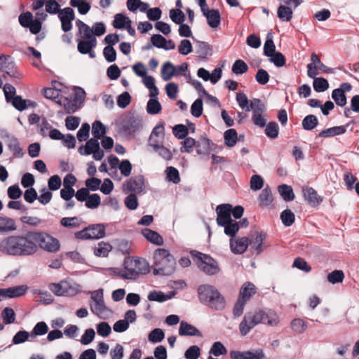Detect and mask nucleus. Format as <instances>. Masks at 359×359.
Wrapping results in <instances>:
<instances>
[{
  "instance_id": "nucleus-1",
  "label": "nucleus",
  "mask_w": 359,
  "mask_h": 359,
  "mask_svg": "<svg viewBox=\"0 0 359 359\" xmlns=\"http://www.w3.org/2000/svg\"><path fill=\"white\" fill-rule=\"evenodd\" d=\"M32 240V231H23L19 234H12L0 241V252L6 255L16 257H27L34 255Z\"/></svg>"
},
{
  "instance_id": "nucleus-2",
  "label": "nucleus",
  "mask_w": 359,
  "mask_h": 359,
  "mask_svg": "<svg viewBox=\"0 0 359 359\" xmlns=\"http://www.w3.org/2000/svg\"><path fill=\"white\" fill-rule=\"evenodd\" d=\"M278 322V317L274 311L257 309L245 314L239 324V330L242 336H245L258 324L262 323L275 326Z\"/></svg>"
},
{
  "instance_id": "nucleus-3",
  "label": "nucleus",
  "mask_w": 359,
  "mask_h": 359,
  "mask_svg": "<svg viewBox=\"0 0 359 359\" xmlns=\"http://www.w3.org/2000/svg\"><path fill=\"white\" fill-rule=\"evenodd\" d=\"M200 302L215 311H222L226 306L224 296L213 285L209 284L201 285L197 289Z\"/></svg>"
},
{
  "instance_id": "nucleus-4",
  "label": "nucleus",
  "mask_w": 359,
  "mask_h": 359,
  "mask_svg": "<svg viewBox=\"0 0 359 359\" xmlns=\"http://www.w3.org/2000/svg\"><path fill=\"white\" fill-rule=\"evenodd\" d=\"M76 25L79 29L78 35L81 38L76 39L78 51L83 55L88 54L90 58H95L96 55L93 49L97 46V39L93 36L91 28L79 19Z\"/></svg>"
},
{
  "instance_id": "nucleus-5",
  "label": "nucleus",
  "mask_w": 359,
  "mask_h": 359,
  "mask_svg": "<svg viewBox=\"0 0 359 359\" xmlns=\"http://www.w3.org/2000/svg\"><path fill=\"white\" fill-rule=\"evenodd\" d=\"M153 258L154 275L170 276L174 273L176 261L168 250L158 248L154 251Z\"/></svg>"
},
{
  "instance_id": "nucleus-6",
  "label": "nucleus",
  "mask_w": 359,
  "mask_h": 359,
  "mask_svg": "<svg viewBox=\"0 0 359 359\" xmlns=\"http://www.w3.org/2000/svg\"><path fill=\"white\" fill-rule=\"evenodd\" d=\"M32 240L35 244L34 246V254H36L41 248L46 252L55 253L59 251L60 244L56 238L53 237L47 232L41 231H31Z\"/></svg>"
},
{
  "instance_id": "nucleus-7",
  "label": "nucleus",
  "mask_w": 359,
  "mask_h": 359,
  "mask_svg": "<svg viewBox=\"0 0 359 359\" xmlns=\"http://www.w3.org/2000/svg\"><path fill=\"white\" fill-rule=\"evenodd\" d=\"M190 254L198 267L205 274L212 276L219 272L220 269L217 262L210 255L197 250H191Z\"/></svg>"
},
{
  "instance_id": "nucleus-8",
  "label": "nucleus",
  "mask_w": 359,
  "mask_h": 359,
  "mask_svg": "<svg viewBox=\"0 0 359 359\" xmlns=\"http://www.w3.org/2000/svg\"><path fill=\"white\" fill-rule=\"evenodd\" d=\"M104 236L105 226L102 224L90 225L74 233L75 238L80 240L99 239Z\"/></svg>"
},
{
  "instance_id": "nucleus-9",
  "label": "nucleus",
  "mask_w": 359,
  "mask_h": 359,
  "mask_svg": "<svg viewBox=\"0 0 359 359\" xmlns=\"http://www.w3.org/2000/svg\"><path fill=\"white\" fill-rule=\"evenodd\" d=\"M0 68L6 75L15 79L21 77V74L18 70L16 65L10 55H0Z\"/></svg>"
},
{
  "instance_id": "nucleus-10",
  "label": "nucleus",
  "mask_w": 359,
  "mask_h": 359,
  "mask_svg": "<svg viewBox=\"0 0 359 359\" xmlns=\"http://www.w3.org/2000/svg\"><path fill=\"white\" fill-rule=\"evenodd\" d=\"M231 208L232 205L229 203L221 204L217 206V224L218 226H222L226 224V223L233 220L231 219Z\"/></svg>"
},
{
  "instance_id": "nucleus-11",
  "label": "nucleus",
  "mask_w": 359,
  "mask_h": 359,
  "mask_svg": "<svg viewBox=\"0 0 359 359\" xmlns=\"http://www.w3.org/2000/svg\"><path fill=\"white\" fill-rule=\"evenodd\" d=\"M142 128V120L139 116H128L123 122L121 129L128 134L140 131Z\"/></svg>"
},
{
  "instance_id": "nucleus-12",
  "label": "nucleus",
  "mask_w": 359,
  "mask_h": 359,
  "mask_svg": "<svg viewBox=\"0 0 359 359\" xmlns=\"http://www.w3.org/2000/svg\"><path fill=\"white\" fill-rule=\"evenodd\" d=\"M126 192H136L140 194L144 189V177L142 175L130 177L123 185Z\"/></svg>"
},
{
  "instance_id": "nucleus-13",
  "label": "nucleus",
  "mask_w": 359,
  "mask_h": 359,
  "mask_svg": "<svg viewBox=\"0 0 359 359\" xmlns=\"http://www.w3.org/2000/svg\"><path fill=\"white\" fill-rule=\"evenodd\" d=\"M250 239L248 237H241L236 239H230V248L233 254H243L249 245Z\"/></svg>"
},
{
  "instance_id": "nucleus-14",
  "label": "nucleus",
  "mask_w": 359,
  "mask_h": 359,
  "mask_svg": "<svg viewBox=\"0 0 359 359\" xmlns=\"http://www.w3.org/2000/svg\"><path fill=\"white\" fill-rule=\"evenodd\" d=\"M27 290L26 285H18L5 289H0V297L3 298H15L24 295Z\"/></svg>"
},
{
  "instance_id": "nucleus-15",
  "label": "nucleus",
  "mask_w": 359,
  "mask_h": 359,
  "mask_svg": "<svg viewBox=\"0 0 359 359\" xmlns=\"http://www.w3.org/2000/svg\"><path fill=\"white\" fill-rule=\"evenodd\" d=\"M302 191L305 200L313 207L319 205L323 201V198L312 187L304 188Z\"/></svg>"
},
{
  "instance_id": "nucleus-16",
  "label": "nucleus",
  "mask_w": 359,
  "mask_h": 359,
  "mask_svg": "<svg viewBox=\"0 0 359 359\" xmlns=\"http://www.w3.org/2000/svg\"><path fill=\"white\" fill-rule=\"evenodd\" d=\"M266 233L265 232H257L255 238L252 240H250L249 245L251 246V249L254 250L257 255H259L264 250L263 245L264 242L266 240Z\"/></svg>"
},
{
  "instance_id": "nucleus-17",
  "label": "nucleus",
  "mask_w": 359,
  "mask_h": 359,
  "mask_svg": "<svg viewBox=\"0 0 359 359\" xmlns=\"http://www.w3.org/2000/svg\"><path fill=\"white\" fill-rule=\"evenodd\" d=\"M179 334L180 336H196L201 337V332L194 325L186 321H182L180 325Z\"/></svg>"
},
{
  "instance_id": "nucleus-18",
  "label": "nucleus",
  "mask_w": 359,
  "mask_h": 359,
  "mask_svg": "<svg viewBox=\"0 0 359 359\" xmlns=\"http://www.w3.org/2000/svg\"><path fill=\"white\" fill-rule=\"evenodd\" d=\"M215 144L208 137H201L196 142V152L198 155L208 154L213 149Z\"/></svg>"
},
{
  "instance_id": "nucleus-19",
  "label": "nucleus",
  "mask_w": 359,
  "mask_h": 359,
  "mask_svg": "<svg viewBox=\"0 0 359 359\" xmlns=\"http://www.w3.org/2000/svg\"><path fill=\"white\" fill-rule=\"evenodd\" d=\"M212 48L205 41H197L196 44V53L201 59H205L212 55Z\"/></svg>"
},
{
  "instance_id": "nucleus-20",
  "label": "nucleus",
  "mask_w": 359,
  "mask_h": 359,
  "mask_svg": "<svg viewBox=\"0 0 359 359\" xmlns=\"http://www.w3.org/2000/svg\"><path fill=\"white\" fill-rule=\"evenodd\" d=\"M49 288L52 292L57 296H67L69 294L70 285L67 281L51 283Z\"/></svg>"
},
{
  "instance_id": "nucleus-21",
  "label": "nucleus",
  "mask_w": 359,
  "mask_h": 359,
  "mask_svg": "<svg viewBox=\"0 0 359 359\" xmlns=\"http://www.w3.org/2000/svg\"><path fill=\"white\" fill-rule=\"evenodd\" d=\"M346 132V126H334L324 129L319 133L317 137H331L344 134Z\"/></svg>"
},
{
  "instance_id": "nucleus-22",
  "label": "nucleus",
  "mask_w": 359,
  "mask_h": 359,
  "mask_svg": "<svg viewBox=\"0 0 359 359\" xmlns=\"http://www.w3.org/2000/svg\"><path fill=\"white\" fill-rule=\"evenodd\" d=\"M256 293V287L251 282L245 283L239 292L238 298L248 302Z\"/></svg>"
},
{
  "instance_id": "nucleus-23",
  "label": "nucleus",
  "mask_w": 359,
  "mask_h": 359,
  "mask_svg": "<svg viewBox=\"0 0 359 359\" xmlns=\"http://www.w3.org/2000/svg\"><path fill=\"white\" fill-rule=\"evenodd\" d=\"M99 147L98 140L90 138L86 142L85 145H81L79 148L78 151L81 155L88 156L92 154L97 148L99 149Z\"/></svg>"
},
{
  "instance_id": "nucleus-24",
  "label": "nucleus",
  "mask_w": 359,
  "mask_h": 359,
  "mask_svg": "<svg viewBox=\"0 0 359 359\" xmlns=\"http://www.w3.org/2000/svg\"><path fill=\"white\" fill-rule=\"evenodd\" d=\"M142 233L147 241L155 245H161L163 243L162 236L155 231L146 228L142 231Z\"/></svg>"
},
{
  "instance_id": "nucleus-25",
  "label": "nucleus",
  "mask_w": 359,
  "mask_h": 359,
  "mask_svg": "<svg viewBox=\"0 0 359 359\" xmlns=\"http://www.w3.org/2000/svg\"><path fill=\"white\" fill-rule=\"evenodd\" d=\"M180 73L176 72V67L170 62H165L161 68V77L163 81H169L174 76H179Z\"/></svg>"
},
{
  "instance_id": "nucleus-26",
  "label": "nucleus",
  "mask_w": 359,
  "mask_h": 359,
  "mask_svg": "<svg viewBox=\"0 0 359 359\" xmlns=\"http://www.w3.org/2000/svg\"><path fill=\"white\" fill-rule=\"evenodd\" d=\"M17 229L15 221L8 217H0V233L12 232Z\"/></svg>"
},
{
  "instance_id": "nucleus-27",
  "label": "nucleus",
  "mask_w": 359,
  "mask_h": 359,
  "mask_svg": "<svg viewBox=\"0 0 359 359\" xmlns=\"http://www.w3.org/2000/svg\"><path fill=\"white\" fill-rule=\"evenodd\" d=\"M7 146L9 150L13 152L14 157L21 158L23 156V150L20 147L18 140L15 136H11L8 137Z\"/></svg>"
},
{
  "instance_id": "nucleus-28",
  "label": "nucleus",
  "mask_w": 359,
  "mask_h": 359,
  "mask_svg": "<svg viewBox=\"0 0 359 359\" xmlns=\"http://www.w3.org/2000/svg\"><path fill=\"white\" fill-rule=\"evenodd\" d=\"M258 200L259 205L262 207H268L272 203L273 198L271 190L269 186L262 191Z\"/></svg>"
},
{
  "instance_id": "nucleus-29",
  "label": "nucleus",
  "mask_w": 359,
  "mask_h": 359,
  "mask_svg": "<svg viewBox=\"0 0 359 359\" xmlns=\"http://www.w3.org/2000/svg\"><path fill=\"white\" fill-rule=\"evenodd\" d=\"M207 19L208 25L213 29L217 28L220 25L221 17L218 10L212 9L210 13L205 16Z\"/></svg>"
},
{
  "instance_id": "nucleus-30",
  "label": "nucleus",
  "mask_w": 359,
  "mask_h": 359,
  "mask_svg": "<svg viewBox=\"0 0 359 359\" xmlns=\"http://www.w3.org/2000/svg\"><path fill=\"white\" fill-rule=\"evenodd\" d=\"M293 12L292 9L284 5H280L277 10V15L283 22H289L292 18Z\"/></svg>"
},
{
  "instance_id": "nucleus-31",
  "label": "nucleus",
  "mask_w": 359,
  "mask_h": 359,
  "mask_svg": "<svg viewBox=\"0 0 359 359\" xmlns=\"http://www.w3.org/2000/svg\"><path fill=\"white\" fill-rule=\"evenodd\" d=\"M112 247L110 244L104 242H100L94 248V254L97 257H106L111 250Z\"/></svg>"
},
{
  "instance_id": "nucleus-32",
  "label": "nucleus",
  "mask_w": 359,
  "mask_h": 359,
  "mask_svg": "<svg viewBox=\"0 0 359 359\" xmlns=\"http://www.w3.org/2000/svg\"><path fill=\"white\" fill-rule=\"evenodd\" d=\"M278 190L284 201H291L294 200V194L290 186L283 184L278 186Z\"/></svg>"
},
{
  "instance_id": "nucleus-33",
  "label": "nucleus",
  "mask_w": 359,
  "mask_h": 359,
  "mask_svg": "<svg viewBox=\"0 0 359 359\" xmlns=\"http://www.w3.org/2000/svg\"><path fill=\"white\" fill-rule=\"evenodd\" d=\"M318 124V118L313 114L306 116L302 122L303 129L305 130H312Z\"/></svg>"
},
{
  "instance_id": "nucleus-34",
  "label": "nucleus",
  "mask_w": 359,
  "mask_h": 359,
  "mask_svg": "<svg viewBox=\"0 0 359 359\" xmlns=\"http://www.w3.org/2000/svg\"><path fill=\"white\" fill-rule=\"evenodd\" d=\"M224 143L229 147H233L238 140V133L235 129H229L224 134Z\"/></svg>"
},
{
  "instance_id": "nucleus-35",
  "label": "nucleus",
  "mask_w": 359,
  "mask_h": 359,
  "mask_svg": "<svg viewBox=\"0 0 359 359\" xmlns=\"http://www.w3.org/2000/svg\"><path fill=\"white\" fill-rule=\"evenodd\" d=\"M133 265L137 269L139 274H147L150 271L149 266L148 262L141 258H137L133 261Z\"/></svg>"
},
{
  "instance_id": "nucleus-36",
  "label": "nucleus",
  "mask_w": 359,
  "mask_h": 359,
  "mask_svg": "<svg viewBox=\"0 0 359 359\" xmlns=\"http://www.w3.org/2000/svg\"><path fill=\"white\" fill-rule=\"evenodd\" d=\"M222 226L224 228V233L230 236L231 238L236 236L240 229L238 222L233 219Z\"/></svg>"
},
{
  "instance_id": "nucleus-37",
  "label": "nucleus",
  "mask_w": 359,
  "mask_h": 359,
  "mask_svg": "<svg viewBox=\"0 0 359 359\" xmlns=\"http://www.w3.org/2000/svg\"><path fill=\"white\" fill-rule=\"evenodd\" d=\"M276 52V46L273 41V36L271 33L269 32L266 36V40L264 45V54L267 57H270Z\"/></svg>"
},
{
  "instance_id": "nucleus-38",
  "label": "nucleus",
  "mask_w": 359,
  "mask_h": 359,
  "mask_svg": "<svg viewBox=\"0 0 359 359\" xmlns=\"http://www.w3.org/2000/svg\"><path fill=\"white\" fill-rule=\"evenodd\" d=\"M332 98L334 100L337 105L344 107L347 103V99L343 90L341 89H334L332 92Z\"/></svg>"
},
{
  "instance_id": "nucleus-39",
  "label": "nucleus",
  "mask_w": 359,
  "mask_h": 359,
  "mask_svg": "<svg viewBox=\"0 0 359 359\" xmlns=\"http://www.w3.org/2000/svg\"><path fill=\"white\" fill-rule=\"evenodd\" d=\"M106 133V128L100 121H95L92 125V134L96 140H100Z\"/></svg>"
},
{
  "instance_id": "nucleus-40",
  "label": "nucleus",
  "mask_w": 359,
  "mask_h": 359,
  "mask_svg": "<svg viewBox=\"0 0 359 359\" xmlns=\"http://www.w3.org/2000/svg\"><path fill=\"white\" fill-rule=\"evenodd\" d=\"M128 23H131V20L128 17H126L122 13H118L115 15L114 20L113 22V26L114 28L124 29L128 25Z\"/></svg>"
},
{
  "instance_id": "nucleus-41",
  "label": "nucleus",
  "mask_w": 359,
  "mask_h": 359,
  "mask_svg": "<svg viewBox=\"0 0 359 359\" xmlns=\"http://www.w3.org/2000/svg\"><path fill=\"white\" fill-rule=\"evenodd\" d=\"M280 219L285 226H290L295 220V215L290 209H285L280 213Z\"/></svg>"
},
{
  "instance_id": "nucleus-42",
  "label": "nucleus",
  "mask_w": 359,
  "mask_h": 359,
  "mask_svg": "<svg viewBox=\"0 0 359 359\" xmlns=\"http://www.w3.org/2000/svg\"><path fill=\"white\" fill-rule=\"evenodd\" d=\"M166 180L172 182L174 184H178L180 182V177L179 171L177 168L172 166L167 167L165 170Z\"/></svg>"
},
{
  "instance_id": "nucleus-43",
  "label": "nucleus",
  "mask_w": 359,
  "mask_h": 359,
  "mask_svg": "<svg viewBox=\"0 0 359 359\" xmlns=\"http://www.w3.org/2000/svg\"><path fill=\"white\" fill-rule=\"evenodd\" d=\"M162 109L161 104L158 99H150L147 104V112L149 114H157Z\"/></svg>"
},
{
  "instance_id": "nucleus-44",
  "label": "nucleus",
  "mask_w": 359,
  "mask_h": 359,
  "mask_svg": "<svg viewBox=\"0 0 359 359\" xmlns=\"http://www.w3.org/2000/svg\"><path fill=\"white\" fill-rule=\"evenodd\" d=\"M265 134L271 139H276L278 136L279 127L276 122L271 121L266 124Z\"/></svg>"
},
{
  "instance_id": "nucleus-45",
  "label": "nucleus",
  "mask_w": 359,
  "mask_h": 359,
  "mask_svg": "<svg viewBox=\"0 0 359 359\" xmlns=\"http://www.w3.org/2000/svg\"><path fill=\"white\" fill-rule=\"evenodd\" d=\"M165 337V333L161 328H155L150 332L148 336L149 341L153 344L159 343Z\"/></svg>"
},
{
  "instance_id": "nucleus-46",
  "label": "nucleus",
  "mask_w": 359,
  "mask_h": 359,
  "mask_svg": "<svg viewBox=\"0 0 359 359\" xmlns=\"http://www.w3.org/2000/svg\"><path fill=\"white\" fill-rule=\"evenodd\" d=\"M313 86L316 92H324L329 88V83L325 79L318 77L314 79Z\"/></svg>"
},
{
  "instance_id": "nucleus-47",
  "label": "nucleus",
  "mask_w": 359,
  "mask_h": 359,
  "mask_svg": "<svg viewBox=\"0 0 359 359\" xmlns=\"http://www.w3.org/2000/svg\"><path fill=\"white\" fill-rule=\"evenodd\" d=\"M1 317L5 324H11L15 322V313L13 309L6 307L1 311Z\"/></svg>"
},
{
  "instance_id": "nucleus-48",
  "label": "nucleus",
  "mask_w": 359,
  "mask_h": 359,
  "mask_svg": "<svg viewBox=\"0 0 359 359\" xmlns=\"http://www.w3.org/2000/svg\"><path fill=\"white\" fill-rule=\"evenodd\" d=\"M170 18L177 25H180L185 20L184 13L180 8L171 9L170 11Z\"/></svg>"
},
{
  "instance_id": "nucleus-49",
  "label": "nucleus",
  "mask_w": 359,
  "mask_h": 359,
  "mask_svg": "<svg viewBox=\"0 0 359 359\" xmlns=\"http://www.w3.org/2000/svg\"><path fill=\"white\" fill-rule=\"evenodd\" d=\"M85 202L86 208L89 209H95L100 205V196L97 194H90Z\"/></svg>"
},
{
  "instance_id": "nucleus-50",
  "label": "nucleus",
  "mask_w": 359,
  "mask_h": 359,
  "mask_svg": "<svg viewBox=\"0 0 359 359\" xmlns=\"http://www.w3.org/2000/svg\"><path fill=\"white\" fill-rule=\"evenodd\" d=\"M236 99L237 102L238 103L239 107L242 109H243L246 111H250V108H252V107H250V104H249L250 100L248 99V97L245 93H238L236 94Z\"/></svg>"
},
{
  "instance_id": "nucleus-51",
  "label": "nucleus",
  "mask_w": 359,
  "mask_h": 359,
  "mask_svg": "<svg viewBox=\"0 0 359 359\" xmlns=\"http://www.w3.org/2000/svg\"><path fill=\"white\" fill-rule=\"evenodd\" d=\"M344 278V273L341 270H334L327 275V280L332 284L341 283Z\"/></svg>"
},
{
  "instance_id": "nucleus-52",
  "label": "nucleus",
  "mask_w": 359,
  "mask_h": 359,
  "mask_svg": "<svg viewBox=\"0 0 359 359\" xmlns=\"http://www.w3.org/2000/svg\"><path fill=\"white\" fill-rule=\"evenodd\" d=\"M307 327L306 323L300 318H294L291 322V328L297 333H303Z\"/></svg>"
},
{
  "instance_id": "nucleus-53",
  "label": "nucleus",
  "mask_w": 359,
  "mask_h": 359,
  "mask_svg": "<svg viewBox=\"0 0 359 359\" xmlns=\"http://www.w3.org/2000/svg\"><path fill=\"white\" fill-rule=\"evenodd\" d=\"M232 72L236 74H243L248 70V66L242 60H236L232 66Z\"/></svg>"
},
{
  "instance_id": "nucleus-54",
  "label": "nucleus",
  "mask_w": 359,
  "mask_h": 359,
  "mask_svg": "<svg viewBox=\"0 0 359 359\" xmlns=\"http://www.w3.org/2000/svg\"><path fill=\"white\" fill-rule=\"evenodd\" d=\"M172 133L176 137L182 140L187 136L189 129L183 124H177L173 127Z\"/></svg>"
},
{
  "instance_id": "nucleus-55",
  "label": "nucleus",
  "mask_w": 359,
  "mask_h": 359,
  "mask_svg": "<svg viewBox=\"0 0 359 359\" xmlns=\"http://www.w3.org/2000/svg\"><path fill=\"white\" fill-rule=\"evenodd\" d=\"M191 113L194 117L198 118L203 113V100L201 98L196 99L191 106Z\"/></svg>"
},
{
  "instance_id": "nucleus-56",
  "label": "nucleus",
  "mask_w": 359,
  "mask_h": 359,
  "mask_svg": "<svg viewBox=\"0 0 359 359\" xmlns=\"http://www.w3.org/2000/svg\"><path fill=\"white\" fill-rule=\"evenodd\" d=\"M170 297H168L167 294H164L161 291H152L148 295V299L149 301L158 302L160 303L164 302L168 299H170Z\"/></svg>"
},
{
  "instance_id": "nucleus-57",
  "label": "nucleus",
  "mask_w": 359,
  "mask_h": 359,
  "mask_svg": "<svg viewBox=\"0 0 359 359\" xmlns=\"http://www.w3.org/2000/svg\"><path fill=\"white\" fill-rule=\"evenodd\" d=\"M269 57L270 62L273 63L277 67H282L285 65V57L280 52H276Z\"/></svg>"
},
{
  "instance_id": "nucleus-58",
  "label": "nucleus",
  "mask_w": 359,
  "mask_h": 359,
  "mask_svg": "<svg viewBox=\"0 0 359 359\" xmlns=\"http://www.w3.org/2000/svg\"><path fill=\"white\" fill-rule=\"evenodd\" d=\"M226 352L227 351L225 346L220 341H216L212 344L209 353L218 357L221 355L226 354Z\"/></svg>"
},
{
  "instance_id": "nucleus-59",
  "label": "nucleus",
  "mask_w": 359,
  "mask_h": 359,
  "mask_svg": "<svg viewBox=\"0 0 359 359\" xmlns=\"http://www.w3.org/2000/svg\"><path fill=\"white\" fill-rule=\"evenodd\" d=\"M178 51L181 55H187L193 51L191 41L188 39H183L178 46Z\"/></svg>"
},
{
  "instance_id": "nucleus-60",
  "label": "nucleus",
  "mask_w": 359,
  "mask_h": 359,
  "mask_svg": "<svg viewBox=\"0 0 359 359\" xmlns=\"http://www.w3.org/2000/svg\"><path fill=\"white\" fill-rule=\"evenodd\" d=\"M124 203L129 210H136L138 207V201L136 194L131 193L127 196L124 200Z\"/></svg>"
},
{
  "instance_id": "nucleus-61",
  "label": "nucleus",
  "mask_w": 359,
  "mask_h": 359,
  "mask_svg": "<svg viewBox=\"0 0 359 359\" xmlns=\"http://www.w3.org/2000/svg\"><path fill=\"white\" fill-rule=\"evenodd\" d=\"M90 125L87 123L82 124L81 128L77 132V139L81 142L87 140L89 137Z\"/></svg>"
},
{
  "instance_id": "nucleus-62",
  "label": "nucleus",
  "mask_w": 359,
  "mask_h": 359,
  "mask_svg": "<svg viewBox=\"0 0 359 359\" xmlns=\"http://www.w3.org/2000/svg\"><path fill=\"white\" fill-rule=\"evenodd\" d=\"M13 106L18 111H22L27 107V101L20 95H16L11 99Z\"/></svg>"
},
{
  "instance_id": "nucleus-63",
  "label": "nucleus",
  "mask_w": 359,
  "mask_h": 359,
  "mask_svg": "<svg viewBox=\"0 0 359 359\" xmlns=\"http://www.w3.org/2000/svg\"><path fill=\"white\" fill-rule=\"evenodd\" d=\"M29 337V333L25 330L18 331L13 337L12 343L13 344H20L25 342Z\"/></svg>"
},
{
  "instance_id": "nucleus-64",
  "label": "nucleus",
  "mask_w": 359,
  "mask_h": 359,
  "mask_svg": "<svg viewBox=\"0 0 359 359\" xmlns=\"http://www.w3.org/2000/svg\"><path fill=\"white\" fill-rule=\"evenodd\" d=\"M201 354V349L196 345L191 346L184 353L186 359H198Z\"/></svg>"
}]
</instances>
